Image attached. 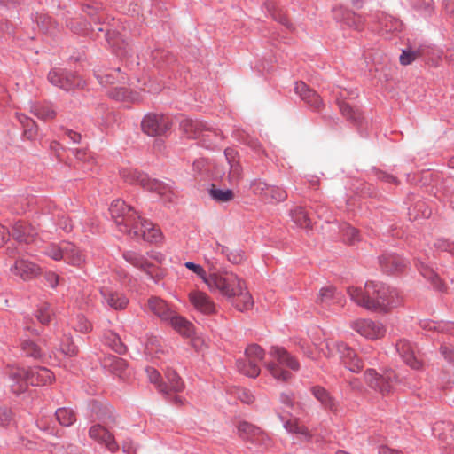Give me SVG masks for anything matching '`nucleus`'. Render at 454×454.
<instances>
[{
    "instance_id": "obj_1",
    "label": "nucleus",
    "mask_w": 454,
    "mask_h": 454,
    "mask_svg": "<svg viewBox=\"0 0 454 454\" xmlns=\"http://www.w3.org/2000/svg\"><path fill=\"white\" fill-rule=\"evenodd\" d=\"M348 294L355 303L371 311L387 312L401 303L396 289L381 282L368 281L364 289L348 287Z\"/></svg>"
},
{
    "instance_id": "obj_2",
    "label": "nucleus",
    "mask_w": 454,
    "mask_h": 454,
    "mask_svg": "<svg viewBox=\"0 0 454 454\" xmlns=\"http://www.w3.org/2000/svg\"><path fill=\"white\" fill-rule=\"evenodd\" d=\"M53 379V373L42 366H35L27 370L14 368L10 371L8 376L11 390L16 395L25 392L28 385L44 386L51 383Z\"/></svg>"
},
{
    "instance_id": "obj_3",
    "label": "nucleus",
    "mask_w": 454,
    "mask_h": 454,
    "mask_svg": "<svg viewBox=\"0 0 454 454\" xmlns=\"http://www.w3.org/2000/svg\"><path fill=\"white\" fill-rule=\"evenodd\" d=\"M269 356L270 360L265 362L264 366L278 381H288L293 376L289 370L297 372L300 369L298 360L282 347L272 346Z\"/></svg>"
},
{
    "instance_id": "obj_4",
    "label": "nucleus",
    "mask_w": 454,
    "mask_h": 454,
    "mask_svg": "<svg viewBox=\"0 0 454 454\" xmlns=\"http://www.w3.org/2000/svg\"><path fill=\"white\" fill-rule=\"evenodd\" d=\"M95 76L98 82L104 86H113L108 91L110 98L116 101L121 102H138L140 97L137 92L130 91L126 87L122 86L126 83L127 75L118 68L108 70L105 73H95Z\"/></svg>"
},
{
    "instance_id": "obj_5",
    "label": "nucleus",
    "mask_w": 454,
    "mask_h": 454,
    "mask_svg": "<svg viewBox=\"0 0 454 454\" xmlns=\"http://www.w3.org/2000/svg\"><path fill=\"white\" fill-rule=\"evenodd\" d=\"M242 283V279L233 273H211L205 284L212 293L232 298L241 293Z\"/></svg>"
},
{
    "instance_id": "obj_6",
    "label": "nucleus",
    "mask_w": 454,
    "mask_h": 454,
    "mask_svg": "<svg viewBox=\"0 0 454 454\" xmlns=\"http://www.w3.org/2000/svg\"><path fill=\"white\" fill-rule=\"evenodd\" d=\"M123 180L129 184H138L144 189L163 196L171 192V186L157 179H151L148 175L133 168L121 170Z\"/></svg>"
},
{
    "instance_id": "obj_7",
    "label": "nucleus",
    "mask_w": 454,
    "mask_h": 454,
    "mask_svg": "<svg viewBox=\"0 0 454 454\" xmlns=\"http://www.w3.org/2000/svg\"><path fill=\"white\" fill-rule=\"evenodd\" d=\"M239 435L251 446L256 452L269 450L272 445V439L259 427L248 423L241 422L238 427Z\"/></svg>"
},
{
    "instance_id": "obj_8",
    "label": "nucleus",
    "mask_w": 454,
    "mask_h": 454,
    "mask_svg": "<svg viewBox=\"0 0 454 454\" xmlns=\"http://www.w3.org/2000/svg\"><path fill=\"white\" fill-rule=\"evenodd\" d=\"M109 212L119 231L131 234V228L139 216L133 207L128 206L124 200L118 199L111 203Z\"/></svg>"
},
{
    "instance_id": "obj_9",
    "label": "nucleus",
    "mask_w": 454,
    "mask_h": 454,
    "mask_svg": "<svg viewBox=\"0 0 454 454\" xmlns=\"http://www.w3.org/2000/svg\"><path fill=\"white\" fill-rule=\"evenodd\" d=\"M364 377L366 384L372 389L382 395L389 394L398 380L395 372L392 369L384 370L381 373L374 369H367Z\"/></svg>"
},
{
    "instance_id": "obj_10",
    "label": "nucleus",
    "mask_w": 454,
    "mask_h": 454,
    "mask_svg": "<svg viewBox=\"0 0 454 454\" xmlns=\"http://www.w3.org/2000/svg\"><path fill=\"white\" fill-rule=\"evenodd\" d=\"M105 37L116 55L125 60L127 67L131 68L138 64L129 42L124 40L120 33L115 30H106Z\"/></svg>"
},
{
    "instance_id": "obj_11",
    "label": "nucleus",
    "mask_w": 454,
    "mask_h": 454,
    "mask_svg": "<svg viewBox=\"0 0 454 454\" xmlns=\"http://www.w3.org/2000/svg\"><path fill=\"white\" fill-rule=\"evenodd\" d=\"M171 118L166 114L149 113L142 120L144 133L151 137L162 136L171 129Z\"/></svg>"
},
{
    "instance_id": "obj_12",
    "label": "nucleus",
    "mask_w": 454,
    "mask_h": 454,
    "mask_svg": "<svg viewBox=\"0 0 454 454\" xmlns=\"http://www.w3.org/2000/svg\"><path fill=\"white\" fill-rule=\"evenodd\" d=\"M128 235L133 239H143L149 243H157L162 239L160 230L141 216H137V221L131 228V234Z\"/></svg>"
},
{
    "instance_id": "obj_13",
    "label": "nucleus",
    "mask_w": 454,
    "mask_h": 454,
    "mask_svg": "<svg viewBox=\"0 0 454 454\" xmlns=\"http://www.w3.org/2000/svg\"><path fill=\"white\" fill-rule=\"evenodd\" d=\"M48 81L53 86L66 91H69L74 87L82 86V82L79 77L72 72L61 68L51 69L48 74Z\"/></svg>"
},
{
    "instance_id": "obj_14",
    "label": "nucleus",
    "mask_w": 454,
    "mask_h": 454,
    "mask_svg": "<svg viewBox=\"0 0 454 454\" xmlns=\"http://www.w3.org/2000/svg\"><path fill=\"white\" fill-rule=\"evenodd\" d=\"M351 327L360 335L371 340L379 339L385 333L382 324L371 319L356 320L351 324Z\"/></svg>"
},
{
    "instance_id": "obj_15",
    "label": "nucleus",
    "mask_w": 454,
    "mask_h": 454,
    "mask_svg": "<svg viewBox=\"0 0 454 454\" xmlns=\"http://www.w3.org/2000/svg\"><path fill=\"white\" fill-rule=\"evenodd\" d=\"M101 302L105 307L114 310H122L129 304L127 296L118 291H114L108 287H101L99 290Z\"/></svg>"
},
{
    "instance_id": "obj_16",
    "label": "nucleus",
    "mask_w": 454,
    "mask_h": 454,
    "mask_svg": "<svg viewBox=\"0 0 454 454\" xmlns=\"http://www.w3.org/2000/svg\"><path fill=\"white\" fill-rule=\"evenodd\" d=\"M395 350L408 366L414 370L422 368L423 364L417 356L414 346L409 340H399L395 343Z\"/></svg>"
},
{
    "instance_id": "obj_17",
    "label": "nucleus",
    "mask_w": 454,
    "mask_h": 454,
    "mask_svg": "<svg viewBox=\"0 0 454 454\" xmlns=\"http://www.w3.org/2000/svg\"><path fill=\"white\" fill-rule=\"evenodd\" d=\"M40 267L24 258L15 260L10 266V271L12 275L20 278L23 280H30L40 274Z\"/></svg>"
},
{
    "instance_id": "obj_18",
    "label": "nucleus",
    "mask_w": 454,
    "mask_h": 454,
    "mask_svg": "<svg viewBox=\"0 0 454 454\" xmlns=\"http://www.w3.org/2000/svg\"><path fill=\"white\" fill-rule=\"evenodd\" d=\"M89 436L98 443L104 444L112 453H115L119 450L114 436L99 424L93 425L90 428Z\"/></svg>"
},
{
    "instance_id": "obj_19",
    "label": "nucleus",
    "mask_w": 454,
    "mask_h": 454,
    "mask_svg": "<svg viewBox=\"0 0 454 454\" xmlns=\"http://www.w3.org/2000/svg\"><path fill=\"white\" fill-rule=\"evenodd\" d=\"M145 312L153 314L159 317L162 322H167L170 318L173 310L167 302L160 297L152 296L148 298L146 304L143 307Z\"/></svg>"
},
{
    "instance_id": "obj_20",
    "label": "nucleus",
    "mask_w": 454,
    "mask_h": 454,
    "mask_svg": "<svg viewBox=\"0 0 454 454\" xmlns=\"http://www.w3.org/2000/svg\"><path fill=\"white\" fill-rule=\"evenodd\" d=\"M338 350L344 366L350 372L358 373L364 368V364L356 352L344 343L338 345Z\"/></svg>"
},
{
    "instance_id": "obj_21",
    "label": "nucleus",
    "mask_w": 454,
    "mask_h": 454,
    "mask_svg": "<svg viewBox=\"0 0 454 454\" xmlns=\"http://www.w3.org/2000/svg\"><path fill=\"white\" fill-rule=\"evenodd\" d=\"M295 93L312 108L317 110L322 106V99L320 96L313 90H311L305 82L300 81L294 84Z\"/></svg>"
},
{
    "instance_id": "obj_22",
    "label": "nucleus",
    "mask_w": 454,
    "mask_h": 454,
    "mask_svg": "<svg viewBox=\"0 0 454 454\" xmlns=\"http://www.w3.org/2000/svg\"><path fill=\"white\" fill-rule=\"evenodd\" d=\"M224 156L229 166L228 178L231 182H238L242 176V167L238 159V152L231 147L224 150Z\"/></svg>"
},
{
    "instance_id": "obj_23",
    "label": "nucleus",
    "mask_w": 454,
    "mask_h": 454,
    "mask_svg": "<svg viewBox=\"0 0 454 454\" xmlns=\"http://www.w3.org/2000/svg\"><path fill=\"white\" fill-rule=\"evenodd\" d=\"M10 233L19 243L31 244L35 240V232L32 226L22 221L16 222Z\"/></svg>"
},
{
    "instance_id": "obj_24",
    "label": "nucleus",
    "mask_w": 454,
    "mask_h": 454,
    "mask_svg": "<svg viewBox=\"0 0 454 454\" xmlns=\"http://www.w3.org/2000/svg\"><path fill=\"white\" fill-rule=\"evenodd\" d=\"M189 299L192 306L198 311L203 314H211L215 312V304L205 293L200 291L191 292Z\"/></svg>"
},
{
    "instance_id": "obj_25",
    "label": "nucleus",
    "mask_w": 454,
    "mask_h": 454,
    "mask_svg": "<svg viewBox=\"0 0 454 454\" xmlns=\"http://www.w3.org/2000/svg\"><path fill=\"white\" fill-rule=\"evenodd\" d=\"M379 262L386 273H395L405 267V261L395 254H386L379 257Z\"/></svg>"
},
{
    "instance_id": "obj_26",
    "label": "nucleus",
    "mask_w": 454,
    "mask_h": 454,
    "mask_svg": "<svg viewBox=\"0 0 454 454\" xmlns=\"http://www.w3.org/2000/svg\"><path fill=\"white\" fill-rule=\"evenodd\" d=\"M123 259L134 267L145 271L148 275L152 276L153 264L147 261V259L140 253L133 250L124 251L122 253Z\"/></svg>"
},
{
    "instance_id": "obj_27",
    "label": "nucleus",
    "mask_w": 454,
    "mask_h": 454,
    "mask_svg": "<svg viewBox=\"0 0 454 454\" xmlns=\"http://www.w3.org/2000/svg\"><path fill=\"white\" fill-rule=\"evenodd\" d=\"M102 366L112 374L122 377L125 374L128 364L123 358L109 355L103 358Z\"/></svg>"
},
{
    "instance_id": "obj_28",
    "label": "nucleus",
    "mask_w": 454,
    "mask_h": 454,
    "mask_svg": "<svg viewBox=\"0 0 454 454\" xmlns=\"http://www.w3.org/2000/svg\"><path fill=\"white\" fill-rule=\"evenodd\" d=\"M206 124L200 120L185 118L182 120L180 127L188 138L200 140Z\"/></svg>"
},
{
    "instance_id": "obj_29",
    "label": "nucleus",
    "mask_w": 454,
    "mask_h": 454,
    "mask_svg": "<svg viewBox=\"0 0 454 454\" xmlns=\"http://www.w3.org/2000/svg\"><path fill=\"white\" fill-rule=\"evenodd\" d=\"M310 391L324 409L333 412L338 410L337 402L325 388L320 386H314Z\"/></svg>"
},
{
    "instance_id": "obj_30",
    "label": "nucleus",
    "mask_w": 454,
    "mask_h": 454,
    "mask_svg": "<svg viewBox=\"0 0 454 454\" xmlns=\"http://www.w3.org/2000/svg\"><path fill=\"white\" fill-rule=\"evenodd\" d=\"M223 139V136L222 132L207 123L203 129V134H201L199 141L203 147L207 149H213Z\"/></svg>"
},
{
    "instance_id": "obj_31",
    "label": "nucleus",
    "mask_w": 454,
    "mask_h": 454,
    "mask_svg": "<svg viewBox=\"0 0 454 454\" xmlns=\"http://www.w3.org/2000/svg\"><path fill=\"white\" fill-rule=\"evenodd\" d=\"M63 261L73 266L80 267L85 262V255L72 243H64Z\"/></svg>"
},
{
    "instance_id": "obj_32",
    "label": "nucleus",
    "mask_w": 454,
    "mask_h": 454,
    "mask_svg": "<svg viewBox=\"0 0 454 454\" xmlns=\"http://www.w3.org/2000/svg\"><path fill=\"white\" fill-rule=\"evenodd\" d=\"M166 323L171 326L180 334L185 337H190L193 333V325L184 317L176 314L175 311L170 316V318Z\"/></svg>"
},
{
    "instance_id": "obj_33",
    "label": "nucleus",
    "mask_w": 454,
    "mask_h": 454,
    "mask_svg": "<svg viewBox=\"0 0 454 454\" xmlns=\"http://www.w3.org/2000/svg\"><path fill=\"white\" fill-rule=\"evenodd\" d=\"M416 266L418 268V270L420 272V274L430 283L433 285V286L439 290H443V284L442 283L439 276L434 271V270L427 264L425 262H423L421 259L417 258L416 259Z\"/></svg>"
},
{
    "instance_id": "obj_34",
    "label": "nucleus",
    "mask_w": 454,
    "mask_h": 454,
    "mask_svg": "<svg viewBox=\"0 0 454 454\" xmlns=\"http://www.w3.org/2000/svg\"><path fill=\"white\" fill-rule=\"evenodd\" d=\"M379 29L382 33H390L400 31L403 23L400 20L385 13H381L379 17Z\"/></svg>"
},
{
    "instance_id": "obj_35",
    "label": "nucleus",
    "mask_w": 454,
    "mask_h": 454,
    "mask_svg": "<svg viewBox=\"0 0 454 454\" xmlns=\"http://www.w3.org/2000/svg\"><path fill=\"white\" fill-rule=\"evenodd\" d=\"M340 300V294L336 291L333 286H324L319 290L317 299V303L322 306H328L333 302H339Z\"/></svg>"
},
{
    "instance_id": "obj_36",
    "label": "nucleus",
    "mask_w": 454,
    "mask_h": 454,
    "mask_svg": "<svg viewBox=\"0 0 454 454\" xmlns=\"http://www.w3.org/2000/svg\"><path fill=\"white\" fill-rule=\"evenodd\" d=\"M103 341L105 345L117 354L123 355L127 352L126 345L121 341L120 336L113 331L105 332Z\"/></svg>"
},
{
    "instance_id": "obj_37",
    "label": "nucleus",
    "mask_w": 454,
    "mask_h": 454,
    "mask_svg": "<svg viewBox=\"0 0 454 454\" xmlns=\"http://www.w3.org/2000/svg\"><path fill=\"white\" fill-rule=\"evenodd\" d=\"M20 350L25 356L34 359H38L44 356V352L39 345L28 338L20 339Z\"/></svg>"
},
{
    "instance_id": "obj_38",
    "label": "nucleus",
    "mask_w": 454,
    "mask_h": 454,
    "mask_svg": "<svg viewBox=\"0 0 454 454\" xmlns=\"http://www.w3.org/2000/svg\"><path fill=\"white\" fill-rule=\"evenodd\" d=\"M214 250L225 255L227 260L233 264H239L245 260L244 252L240 249L231 250L225 246L215 243Z\"/></svg>"
},
{
    "instance_id": "obj_39",
    "label": "nucleus",
    "mask_w": 454,
    "mask_h": 454,
    "mask_svg": "<svg viewBox=\"0 0 454 454\" xmlns=\"http://www.w3.org/2000/svg\"><path fill=\"white\" fill-rule=\"evenodd\" d=\"M30 111L42 120H51L56 116V111L50 104L31 103Z\"/></svg>"
},
{
    "instance_id": "obj_40",
    "label": "nucleus",
    "mask_w": 454,
    "mask_h": 454,
    "mask_svg": "<svg viewBox=\"0 0 454 454\" xmlns=\"http://www.w3.org/2000/svg\"><path fill=\"white\" fill-rule=\"evenodd\" d=\"M236 366L240 373L250 378H256L261 372L259 364L254 360H237Z\"/></svg>"
},
{
    "instance_id": "obj_41",
    "label": "nucleus",
    "mask_w": 454,
    "mask_h": 454,
    "mask_svg": "<svg viewBox=\"0 0 454 454\" xmlns=\"http://www.w3.org/2000/svg\"><path fill=\"white\" fill-rule=\"evenodd\" d=\"M55 417L59 423L63 427H70L76 420L75 412L72 409L67 407L57 409L55 411Z\"/></svg>"
},
{
    "instance_id": "obj_42",
    "label": "nucleus",
    "mask_w": 454,
    "mask_h": 454,
    "mask_svg": "<svg viewBox=\"0 0 454 454\" xmlns=\"http://www.w3.org/2000/svg\"><path fill=\"white\" fill-rule=\"evenodd\" d=\"M54 312L48 302L40 303L35 311V318L43 325H48L51 321Z\"/></svg>"
},
{
    "instance_id": "obj_43",
    "label": "nucleus",
    "mask_w": 454,
    "mask_h": 454,
    "mask_svg": "<svg viewBox=\"0 0 454 454\" xmlns=\"http://www.w3.org/2000/svg\"><path fill=\"white\" fill-rule=\"evenodd\" d=\"M290 215L294 223L301 228H309L311 225L307 211L301 207H296L291 210Z\"/></svg>"
},
{
    "instance_id": "obj_44",
    "label": "nucleus",
    "mask_w": 454,
    "mask_h": 454,
    "mask_svg": "<svg viewBox=\"0 0 454 454\" xmlns=\"http://www.w3.org/2000/svg\"><path fill=\"white\" fill-rule=\"evenodd\" d=\"M166 377L168 382V391L175 393L182 392L184 389V382L176 371L168 369L166 372Z\"/></svg>"
},
{
    "instance_id": "obj_45",
    "label": "nucleus",
    "mask_w": 454,
    "mask_h": 454,
    "mask_svg": "<svg viewBox=\"0 0 454 454\" xmlns=\"http://www.w3.org/2000/svg\"><path fill=\"white\" fill-rule=\"evenodd\" d=\"M286 198L287 193L282 187L270 184L264 202L278 203L284 201Z\"/></svg>"
},
{
    "instance_id": "obj_46",
    "label": "nucleus",
    "mask_w": 454,
    "mask_h": 454,
    "mask_svg": "<svg viewBox=\"0 0 454 454\" xmlns=\"http://www.w3.org/2000/svg\"><path fill=\"white\" fill-rule=\"evenodd\" d=\"M419 56H421V47L408 46L403 49L402 53L399 57L401 65L407 66L411 64Z\"/></svg>"
},
{
    "instance_id": "obj_47",
    "label": "nucleus",
    "mask_w": 454,
    "mask_h": 454,
    "mask_svg": "<svg viewBox=\"0 0 454 454\" xmlns=\"http://www.w3.org/2000/svg\"><path fill=\"white\" fill-rule=\"evenodd\" d=\"M208 193L212 200L216 202H229L233 200L234 193L231 189H220L214 185L208 190Z\"/></svg>"
},
{
    "instance_id": "obj_48",
    "label": "nucleus",
    "mask_w": 454,
    "mask_h": 454,
    "mask_svg": "<svg viewBox=\"0 0 454 454\" xmlns=\"http://www.w3.org/2000/svg\"><path fill=\"white\" fill-rule=\"evenodd\" d=\"M340 110L343 116H345L347 119L359 123L363 120V114L358 109L353 108L347 102H340L339 104Z\"/></svg>"
},
{
    "instance_id": "obj_49",
    "label": "nucleus",
    "mask_w": 454,
    "mask_h": 454,
    "mask_svg": "<svg viewBox=\"0 0 454 454\" xmlns=\"http://www.w3.org/2000/svg\"><path fill=\"white\" fill-rule=\"evenodd\" d=\"M145 372L150 382L153 383L160 393L168 395V385L161 382L160 372L153 367H147Z\"/></svg>"
},
{
    "instance_id": "obj_50",
    "label": "nucleus",
    "mask_w": 454,
    "mask_h": 454,
    "mask_svg": "<svg viewBox=\"0 0 454 454\" xmlns=\"http://www.w3.org/2000/svg\"><path fill=\"white\" fill-rule=\"evenodd\" d=\"M270 184L261 178H255L250 182V189L252 192L265 201L267 192Z\"/></svg>"
},
{
    "instance_id": "obj_51",
    "label": "nucleus",
    "mask_w": 454,
    "mask_h": 454,
    "mask_svg": "<svg viewBox=\"0 0 454 454\" xmlns=\"http://www.w3.org/2000/svg\"><path fill=\"white\" fill-rule=\"evenodd\" d=\"M243 285L244 282L241 285V293L236 294V296L239 297V301L236 305L239 311L248 310L254 304L252 295L248 292L245 291L246 287Z\"/></svg>"
},
{
    "instance_id": "obj_52",
    "label": "nucleus",
    "mask_w": 454,
    "mask_h": 454,
    "mask_svg": "<svg viewBox=\"0 0 454 454\" xmlns=\"http://www.w3.org/2000/svg\"><path fill=\"white\" fill-rule=\"evenodd\" d=\"M343 20L346 25L355 30H362L364 28V19L355 12H347Z\"/></svg>"
},
{
    "instance_id": "obj_53",
    "label": "nucleus",
    "mask_w": 454,
    "mask_h": 454,
    "mask_svg": "<svg viewBox=\"0 0 454 454\" xmlns=\"http://www.w3.org/2000/svg\"><path fill=\"white\" fill-rule=\"evenodd\" d=\"M64 243L62 242L59 245L58 244H50L46 246L43 251V253L53 259L54 261L63 260L64 257Z\"/></svg>"
},
{
    "instance_id": "obj_54",
    "label": "nucleus",
    "mask_w": 454,
    "mask_h": 454,
    "mask_svg": "<svg viewBox=\"0 0 454 454\" xmlns=\"http://www.w3.org/2000/svg\"><path fill=\"white\" fill-rule=\"evenodd\" d=\"M245 355L247 360H254L257 364H259V363L264 358L265 352L259 345L251 344L246 348Z\"/></svg>"
},
{
    "instance_id": "obj_55",
    "label": "nucleus",
    "mask_w": 454,
    "mask_h": 454,
    "mask_svg": "<svg viewBox=\"0 0 454 454\" xmlns=\"http://www.w3.org/2000/svg\"><path fill=\"white\" fill-rule=\"evenodd\" d=\"M59 350L69 356H74L77 354V347L74 344L72 338L67 335H64L59 344Z\"/></svg>"
},
{
    "instance_id": "obj_56",
    "label": "nucleus",
    "mask_w": 454,
    "mask_h": 454,
    "mask_svg": "<svg viewBox=\"0 0 454 454\" xmlns=\"http://www.w3.org/2000/svg\"><path fill=\"white\" fill-rule=\"evenodd\" d=\"M434 247L440 251L448 252L454 255V240L441 238L434 242Z\"/></svg>"
},
{
    "instance_id": "obj_57",
    "label": "nucleus",
    "mask_w": 454,
    "mask_h": 454,
    "mask_svg": "<svg viewBox=\"0 0 454 454\" xmlns=\"http://www.w3.org/2000/svg\"><path fill=\"white\" fill-rule=\"evenodd\" d=\"M74 328L75 331L86 333L91 331L92 325L84 316L78 315Z\"/></svg>"
},
{
    "instance_id": "obj_58",
    "label": "nucleus",
    "mask_w": 454,
    "mask_h": 454,
    "mask_svg": "<svg viewBox=\"0 0 454 454\" xmlns=\"http://www.w3.org/2000/svg\"><path fill=\"white\" fill-rule=\"evenodd\" d=\"M341 231L347 242H348L349 244H353L356 240H358L359 233L356 228L348 224H346L344 227H342Z\"/></svg>"
},
{
    "instance_id": "obj_59",
    "label": "nucleus",
    "mask_w": 454,
    "mask_h": 454,
    "mask_svg": "<svg viewBox=\"0 0 454 454\" xmlns=\"http://www.w3.org/2000/svg\"><path fill=\"white\" fill-rule=\"evenodd\" d=\"M184 266L194 272L199 278H200L204 283H206L207 278H208V275H207L205 270L200 266V264H196L192 262H186L184 263Z\"/></svg>"
},
{
    "instance_id": "obj_60",
    "label": "nucleus",
    "mask_w": 454,
    "mask_h": 454,
    "mask_svg": "<svg viewBox=\"0 0 454 454\" xmlns=\"http://www.w3.org/2000/svg\"><path fill=\"white\" fill-rule=\"evenodd\" d=\"M102 9V6H93L90 4H85L83 6V12L90 17L91 20L95 23L100 24L101 23V18L98 17L97 14L98 13L99 10Z\"/></svg>"
},
{
    "instance_id": "obj_61",
    "label": "nucleus",
    "mask_w": 454,
    "mask_h": 454,
    "mask_svg": "<svg viewBox=\"0 0 454 454\" xmlns=\"http://www.w3.org/2000/svg\"><path fill=\"white\" fill-rule=\"evenodd\" d=\"M58 225L66 232L71 231L74 226L72 220L65 214L59 215Z\"/></svg>"
},
{
    "instance_id": "obj_62",
    "label": "nucleus",
    "mask_w": 454,
    "mask_h": 454,
    "mask_svg": "<svg viewBox=\"0 0 454 454\" xmlns=\"http://www.w3.org/2000/svg\"><path fill=\"white\" fill-rule=\"evenodd\" d=\"M237 396L244 403L250 404L254 401V395L248 389H239L237 391Z\"/></svg>"
},
{
    "instance_id": "obj_63",
    "label": "nucleus",
    "mask_w": 454,
    "mask_h": 454,
    "mask_svg": "<svg viewBox=\"0 0 454 454\" xmlns=\"http://www.w3.org/2000/svg\"><path fill=\"white\" fill-rule=\"evenodd\" d=\"M12 419V411L6 407L0 408V425L6 427Z\"/></svg>"
},
{
    "instance_id": "obj_64",
    "label": "nucleus",
    "mask_w": 454,
    "mask_h": 454,
    "mask_svg": "<svg viewBox=\"0 0 454 454\" xmlns=\"http://www.w3.org/2000/svg\"><path fill=\"white\" fill-rule=\"evenodd\" d=\"M440 353L444 359L450 364L454 365V348L445 345L441 346Z\"/></svg>"
}]
</instances>
